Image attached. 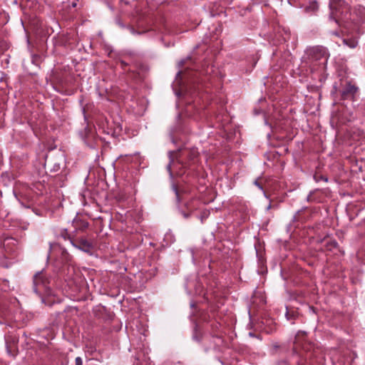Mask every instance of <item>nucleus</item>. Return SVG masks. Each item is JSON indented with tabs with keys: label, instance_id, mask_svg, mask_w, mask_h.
Returning <instances> with one entry per match:
<instances>
[{
	"label": "nucleus",
	"instance_id": "7ed1b4c3",
	"mask_svg": "<svg viewBox=\"0 0 365 365\" xmlns=\"http://www.w3.org/2000/svg\"><path fill=\"white\" fill-rule=\"evenodd\" d=\"M76 361L77 365L81 364V359L79 357L76 358Z\"/></svg>",
	"mask_w": 365,
	"mask_h": 365
},
{
	"label": "nucleus",
	"instance_id": "f257e3e1",
	"mask_svg": "<svg viewBox=\"0 0 365 365\" xmlns=\"http://www.w3.org/2000/svg\"><path fill=\"white\" fill-rule=\"evenodd\" d=\"M79 248L84 252H89L91 248V245L86 240H82L80 242Z\"/></svg>",
	"mask_w": 365,
	"mask_h": 365
},
{
	"label": "nucleus",
	"instance_id": "f03ea898",
	"mask_svg": "<svg viewBox=\"0 0 365 365\" xmlns=\"http://www.w3.org/2000/svg\"><path fill=\"white\" fill-rule=\"evenodd\" d=\"M344 42L350 48H354L357 44V42L355 40H344Z\"/></svg>",
	"mask_w": 365,
	"mask_h": 365
}]
</instances>
